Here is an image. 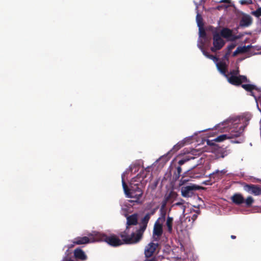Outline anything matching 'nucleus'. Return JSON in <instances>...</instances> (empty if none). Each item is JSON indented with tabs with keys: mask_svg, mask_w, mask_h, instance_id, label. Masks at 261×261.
<instances>
[{
	"mask_svg": "<svg viewBox=\"0 0 261 261\" xmlns=\"http://www.w3.org/2000/svg\"><path fill=\"white\" fill-rule=\"evenodd\" d=\"M145 261H157V259L155 257H153L150 259H146Z\"/></svg>",
	"mask_w": 261,
	"mask_h": 261,
	"instance_id": "obj_38",
	"label": "nucleus"
},
{
	"mask_svg": "<svg viewBox=\"0 0 261 261\" xmlns=\"http://www.w3.org/2000/svg\"><path fill=\"white\" fill-rule=\"evenodd\" d=\"M199 15L198 14V15H197V19H198V17H199Z\"/></svg>",
	"mask_w": 261,
	"mask_h": 261,
	"instance_id": "obj_48",
	"label": "nucleus"
},
{
	"mask_svg": "<svg viewBox=\"0 0 261 261\" xmlns=\"http://www.w3.org/2000/svg\"><path fill=\"white\" fill-rule=\"evenodd\" d=\"M230 238L232 239H235L236 238V236H234V235H231L230 236Z\"/></svg>",
	"mask_w": 261,
	"mask_h": 261,
	"instance_id": "obj_41",
	"label": "nucleus"
},
{
	"mask_svg": "<svg viewBox=\"0 0 261 261\" xmlns=\"http://www.w3.org/2000/svg\"><path fill=\"white\" fill-rule=\"evenodd\" d=\"M229 53H227V54H226V55H225V57H226L227 55H229Z\"/></svg>",
	"mask_w": 261,
	"mask_h": 261,
	"instance_id": "obj_47",
	"label": "nucleus"
},
{
	"mask_svg": "<svg viewBox=\"0 0 261 261\" xmlns=\"http://www.w3.org/2000/svg\"><path fill=\"white\" fill-rule=\"evenodd\" d=\"M160 221L161 217L159 218L154 224L152 237L154 241L158 242L163 233V224Z\"/></svg>",
	"mask_w": 261,
	"mask_h": 261,
	"instance_id": "obj_6",
	"label": "nucleus"
},
{
	"mask_svg": "<svg viewBox=\"0 0 261 261\" xmlns=\"http://www.w3.org/2000/svg\"><path fill=\"white\" fill-rule=\"evenodd\" d=\"M162 213V218H161V220L164 221L165 220L166 212L165 210H163V211H161Z\"/></svg>",
	"mask_w": 261,
	"mask_h": 261,
	"instance_id": "obj_31",
	"label": "nucleus"
},
{
	"mask_svg": "<svg viewBox=\"0 0 261 261\" xmlns=\"http://www.w3.org/2000/svg\"><path fill=\"white\" fill-rule=\"evenodd\" d=\"M173 218L168 216L166 219V225L167 227V231L170 233L173 231Z\"/></svg>",
	"mask_w": 261,
	"mask_h": 261,
	"instance_id": "obj_18",
	"label": "nucleus"
},
{
	"mask_svg": "<svg viewBox=\"0 0 261 261\" xmlns=\"http://www.w3.org/2000/svg\"><path fill=\"white\" fill-rule=\"evenodd\" d=\"M199 189L196 185L183 186L181 188V193L184 197H191L194 194V191Z\"/></svg>",
	"mask_w": 261,
	"mask_h": 261,
	"instance_id": "obj_9",
	"label": "nucleus"
},
{
	"mask_svg": "<svg viewBox=\"0 0 261 261\" xmlns=\"http://www.w3.org/2000/svg\"><path fill=\"white\" fill-rule=\"evenodd\" d=\"M74 255L76 258L85 260L87 258L85 252L80 248H76L74 251Z\"/></svg>",
	"mask_w": 261,
	"mask_h": 261,
	"instance_id": "obj_17",
	"label": "nucleus"
},
{
	"mask_svg": "<svg viewBox=\"0 0 261 261\" xmlns=\"http://www.w3.org/2000/svg\"><path fill=\"white\" fill-rule=\"evenodd\" d=\"M254 202V199L251 196H248L247 198L245 199V201L244 203H245V205L246 207H250L252 203Z\"/></svg>",
	"mask_w": 261,
	"mask_h": 261,
	"instance_id": "obj_21",
	"label": "nucleus"
},
{
	"mask_svg": "<svg viewBox=\"0 0 261 261\" xmlns=\"http://www.w3.org/2000/svg\"><path fill=\"white\" fill-rule=\"evenodd\" d=\"M158 184H159V180L156 179L153 182L151 183V184H150L149 185V188L151 190H154L156 189Z\"/></svg>",
	"mask_w": 261,
	"mask_h": 261,
	"instance_id": "obj_24",
	"label": "nucleus"
},
{
	"mask_svg": "<svg viewBox=\"0 0 261 261\" xmlns=\"http://www.w3.org/2000/svg\"><path fill=\"white\" fill-rule=\"evenodd\" d=\"M62 261H74L73 259H72L71 257L68 256H65L63 259Z\"/></svg>",
	"mask_w": 261,
	"mask_h": 261,
	"instance_id": "obj_33",
	"label": "nucleus"
},
{
	"mask_svg": "<svg viewBox=\"0 0 261 261\" xmlns=\"http://www.w3.org/2000/svg\"><path fill=\"white\" fill-rule=\"evenodd\" d=\"M234 142V143H240L239 141H234V142Z\"/></svg>",
	"mask_w": 261,
	"mask_h": 261,
	"instance_id": "obj_46",
	"label": "nucleus"
},
{
	"mask_svg": "<svg viewBox=\"0 0 261 261\" xmlns=\"http://www.w3.org/2000/svg\"><path fill=\"white\" fill-rule=\"evenodd\" d=\"M221 173H222V174H225V171H224V170H222V171H221Z\"/></svg>",
	"mask_w": 261,
	"mask_h": 261,
	"instance_id": "obj_44",
	"label": "nucleus"
},
{
	"mask_svg": "<svg viewBox=\"0 0 261 261\" xmlns=\"http://www.w3.org/2000/svg\"><path fill=\"white\" fill-rule=\"evenodd\" d=\"M182 169L181 167L178 166L176 168V171H175L173 175V178L175 180H177L180 177Z\"/></svg>",
	"mask_w": 261,
	"mask_h": 261,
	"instance_id": "obj_20",
	"label": "nucleus"
},
{
	"mask_svg": "<svg viewBox=\"0 0 261 261\" xmlns=\"http://www.w3.org/2000/svg\"><path fill=\"white\" fill-rule=\"evenodd\" d=\"M185 203V201L184 199L180 198V199L179 200V201L175 203L173 205V206H180L181 209L182 210L183 213H185L186 208V206L185 205H184Z\"/></svg>",
	"mask_w": 261,
	"mask_h": 261,
	"instance_id": "obj_19",
	"label": "nucleus"
},
{
	"mask_svg": "<svg viewBox=\"0 0 261 261\" xmlns=\"http://www.w3.org/2000/svg\"><path fill=\"white\" fill-rule=\"evenodd\" d=\"M203 54L207 58H208V56L211 55L207 51H205V50H202Z\"/></svg>",
	"mask_w": 261,
	"mask_h": 261,
	"instance_id": "obj_36",
	"label": "nucleus"
},
{
	"mask_svg": "<svg viewBox=\"0 0 261 261\" xmlns=\"http://www.w3.org/2000/svg\"><path fill=\"white\" fill-rule=\"evenodd\" d=\"M227 80L231 85L240 86L243 83H250V81L245 75H240L239 67L237 69H233L228 74Z\"/></svg>",
	"mask_w": 261,
	"mask_h": 261,
	"instance_id": "obj_3",
	"label": "nucleus"
},
{
	"mask_svg": "<svg viewBox=\"0 0 261 261\" xmlns=\"http://www.w3.org/2000/svg\"><path fill=\"white\" fill-rule=\"evenodd\" d=\"M130 168L131 170H132V167H130Z\"/></svg>",
	"mask_w": 261,
	"mask_h": 261,
	"instance_id": "obj_50",
	"label": "nucleus"
},
{
	"mask_svg": "<svg viewBox=\"0 0 261 261\" xmlns=\"http://www.w3.org/2000/svg\"><path fill=\"white\" fill-rule=\"evenodd\" d=\"M208 29L212 31L213 34V46L211 48V50L212 52L215 53L220 50L224 46L225 42L221 38L217 28L211 26Z\"/></svg>",
	"mask_w": 261,
	"mask_h": 261,
	"instance_id": "obj_5",
	"label": "nucleus"
},
{
	"mask_svg": "<svg viewBox=\"0 0 261 261\" xmlns=\"http://www.w3.org/2000/svg\"><path fill=\"white\" fill-rule=\"evenodd\" d=\"M238 47L240 49V53H241V54H242L248 51L249 49L251 48V46L247 45L244 46H239Z\"/></svg>",
	"mask_w": 261,
	"mask_h": 261,
	"instance_id": "obj_22",
	"label": "nucleus"
},
{
	"mask_svg": "<svg viewBox=\"0 0 261 261\" xmlns=\"http://www.w3.org/2000/svg\"><path fill=\"white\" fill-rule=\"evenodd\" d=\"M169 202L168 201H166L164 198V200L162 202L161 207L160 211H163V210H165V208L166 207L167 203Z\"/></svg>",
	"mask_w": 261,
	"mask_h": 261,
	"instance_id": "obj_25",
	"label": "nucleus"
},
{
	"mask_svg": "<svg viewBox=\"0 0 261 261\" xmlns=\"http://www.w3.org/2000/svg\"><path fill=\"white\" fill-rule=\"evenodd\" d=\"M150 215L151 214L149 213L145 215L141 220L139 228L137 229L135 232H132L130 235L128 234L126 230L121 232L120 237L122 239L121 240L116 235L108 236L98 232L94 234V241H104L113 247H117L123 244H136L141 240L150 218Z\"/></svg>",
	"mask_w": 261,
	"mask_h": 261,
	"instance_id": "obj_1",
	"label": "nucleus"
},
{
	"mask_svg": "<svg viewBox=\"0 0 261 261\" xmlns=\"http://www.w3.org/2000/svg\"><path fill=\"white\" fill-rule=\"evenodd\" d=\"M229 121H230L227 120V121H224V123H225V125H226V124H228V122H229Z\"/></svg>",
	"mask_w": 261,
	"mask_h": 261,
	"instance_id": "obj_42",
	"label": "nucleus"
},
{
	"mask_svg": "<svg viewBox=\"0 0 261 261\" xmlns=\"http://www.w3.org/2000/svg\"><path fill=\"white\" fill-rule=\"evenodd\" d=\"M183 143H177V144H176L173 147V149H176V150H178L179 149H180L182 146H183Z\"/></svg>",
	"mask_w": 261,
	"mask_h": 261,
	"instance_id": "obj_28",
	"label": "nucleus"
},
{
	"mask_svg": "<svg viewBox=\"0 0 261 261\" xmlns=\"http://www.w3.org/2000/svg\"><path fill=\"white\" fill-rule=\"evenodd\" d=\"M203 184L205 185H212V183H210V181L209 180L204 181L203 182Z\"/></svg>",
	"mask_w": 261,
	"mask_h": 261,
	"instance_id": "obj_39",
	"label": "nucleus"
},
{
	"mask_svg": "<svg viewBox=\"0 0 261 261\" xmlns=\"http://www.w3.org/2000/svg\"><path fill=\"white\" fill-rule=\"evenodd\" d=\"M199 36L202 38H205L206 37V33L204 30L200 29Z\"/></svg>",
	"mask_w": 261,
	"mask_h": 261,
	"instance_id": "obj_27",
	"label": "nucleus"
},
{
	"mask_svg": "<svg viewBox=\"0 0 261 261\" xmlns=\"http://www.w3.org/2000/svg\"><path fill=\"white\" fill-rule=\"evenodd\" d=\"M239 54H241V53H240V49H239V47H238L237 49L233 52V56H236Z\"/></svg>",
	"mask_w": 261,
	"mask_h": 261,
	"instance_id": "obj_35",
	"label": "nucleus"
},
{
	"mask_svg": "<svg viewBox=\"0 0 261 261\" xmlns=\"http://www.w3.org/2000/svg\"><path fill=\"white\" fill-rule=\"evenodd\" d=\"M218 70L225 77H228V74H226L227 71V65L225 62H219L216 64Z\"/></svg>",
	"mask_w": 261,
	"mask_h": 261,
	"instance_id": "obj_15",
	"label": "nucleus"
},
{
	"mask_svg": "<svg viewBox=\"0 0 261 261\" xmlns=\"http://www.w3.org/2000/svg\"><path fill=\"white\" fill-rule=\"evenodd\" d=\"M230 0H221L219 2H217L218 3H227V4H230Z\"/></svg>",
	"mask_w": 261,
	"mask_h": 261,
	"instance_id": "obj_34",
	"label": "nucleus"
},
{
	"mask_svg": "<svg viewBox=\"0 0 261 261\" xmlns=\"http://www.w3.org/2000/svg\"><path fill=\"white\" fill-rule=\"evenodd\" d=\"M244 189L254 196L261 195V186L253 184H245Z\"/></svg>",
	"mask_w": 261,
	"mask_h": 261,
	"instance_id": "obj_8",
	"label": "nucleus"
},
{
	"mask_svg": "<svg viewBox=\"0 0 261 261\" xmlns=\"http://www.w3.org/2000/svg\"><path fill=\"white\" fill-rule=\"evenodd\" d=\"M177 193L176 192L172 190L170 191L169 193H167L165 195L164 198L166 201L172 203L173 202V200L177 198Z\"/></svg>",
	"mask_w": 261,
	"mask_h": 261,
	"instance_id": "obj_16",
	"label": "nucleus"
},
{
	"mask_svg": "<svg viewBox=\"0 0 261 261\" xmlns=\"http://www.w3.org/2000/svg\"><path fill=\"white\" fill-rule=\"evenodd\" d=\"M252 2L251 0H241L240 3L241 5H249L252 4Z\"/></svg>",
	"mask_w": 261,
	"mask_h": 261,
	"instance_id": "obj_26",
	"label": "nucleus"
},
{
	"mask_svg": "<svg viewBox=\"0 0 261 261\" xmlns=\"http://www.w3.org/2000/svg\"><path fill=\"white\" fill-rule=\"evenodd\" d=\"M96 232H93L88 234V237H78L73 240V243L74 245H84L91 242H97L94 241V234Z\"/></svg>",
	"mask_w": 261,
	"mask_h": 261,
	"instance_id": "obj_7",
	"label": "nucleus"
},
{
	"mask_svg": "<svg viewBox=\"0 0 261 261\" xmlns=\"http://www.w3.org/2000/svg\"><path fill=\"white\" fill-rule=\"evenodd\" d=\"M251 14L256 17L261 16V7H258L255 11H252Z\"/></svg>",
	"mask_w": 261,
	"mask_h": 261,
	"instance_id": "obj_23",
	"label": "nucleus"
},
{
	"mask_svg": "<svg viewBox=\"0 0 261 261\" xmlns=\"http://www.w3.org/2000/svg\"><path fill=\"white\" fill-rule=\"evenodd\" d=\"M145 171L149 172V168H147L145 170L141 171L135 177L132 178L129 182V186L128 187L124 181V175L122 174V185L126 197L130 198H135L134 201L137 203H140V199L143 194V188L144 184L142 182L144 179L146 177V174Z\"/></svg>",
	"mask_w": 261,
	"mask_h": 261,
	"instance_id": "obj_2",
	"label": "nucleus"
},
{
	"mask_svg": "<svg viewBox=\"0 0 261 261\" xmlns=\"http://www.w3.org/2000/svg\"><path fill=\"white\" fill-rule=\"evenodd\" d=\"M231 199L233 203L237 205H240L245 201V199L243 195L240 193H235L231 197Z\"/></svg>",
	"mask_w": 261,
	"mask_h": 261,
	"instance_id": "obj_14",
	"label": "nucleus"
},
{
	"mask_svg": "<svg viewBox=\"0 0 261 261\" xmlns=\"http://www.w3.org/2000/svg\"><path fill=\"white\" fill-rule=\"evenodd\" d=\"M207 144L208 145H211V144H210V140H207Z\"/></svg>",
	"mask_w": 261,
	"mask_h": 261,
	"instance_id": "obj_43",
	"label": "nucleus"
},
{
	"mask_svg": "<svg viewBox=\"0 0 261 261\" xmlns=\"http://www.w3.org/2000/svg\"><path fill=\"white\" fill-rule=\"evenodd\" d=\"M252 23V19L249 15H244L240 21V26L241 27H247Z\"/></svg>",
	"mask_w": 261,
	"mask_h": 261,
	"instance_id": "obj_13",
	"label": "nucleus"
},
{
	"mask_svg": "<svg viewBox=\"0 0 261 261\" xmlns=\"http://www.w3.org/2000/svg\"><path fill=\"white\" fill-rule=\"evenodd\" d=\"M188 161H189V159H182V160H180L178 161V164L179 165V166L180 167V166L182 165L183 164H184L186 162H187Z\"/></svg>",
	"mask_w": 261,
	"mask_h": 261,
	"instance_id": "obj_30",
	"label": "nucleus"
},
{
	"mask_svg": "<svg viewBox=\"0 0 261 261\" xmlns=\"http://www.w3.org/2000/svg\"><path fill=\"white\" fill-rule=\"evenodd\" d=\"M220 35L221 37L222 36L232 41H235L239 38L238 36L232 34V31L231 30L227 28H223L221 30Z\"/></svg>",
	"mask_w": 261,
	"mask_h": 261,
	"instance_id": "obj_11",
	"label": "nucleus"
},
{
	"mask_svg": "<svg viewBox=\"0 0 261 261\" xmlns=\"http://www.w3.org/2000/svg\"><path fill=\"white\" fill-rule=\"evenodd\" d=\"M188 180L186 179H184L183 178H182L180 181V185H184L185 184Z\"/></svg>",
	"mask_w": 261,
	"mask_h": 261,
	"instance_id": "obj_37",
	"label": "nucleus"
},
{
	"mask_svg": "<svg viewBox=\"0 0 261 261\" xmlns=\"http://www.w3.org/2000/svg\"><path fill=\"white\" fill-rule=\"evenodd\" d=\"M219 172V171L218 170H217L216 173L214 172L213 174H211V175L213 176H216V174L218 173Z\"/></svg>",
	"mask_w": 261,
	"mask_h": 261,
	"instance_id": "obj_40",
	"label": "nucleus"
},
{
	"mask_svg": "<svg viewBox=\"0 0 261 261\" xmlns=\"http://www.w3.org/2000/svg\"><path fill=\"white\" fill-rule=\"evenodd\" d=\"M126 217V229L128 228V226L136 225L138 223V214L135 213L132 215L127 216V214L125 215Z\"/></svg>",
	"mask_w": 261,
	"mask_h": 261,
	"instance_id": "obj_12",
	"label": "nucleus"
},
{
	"mask_svg": "<svg viewBox=\"0 0 261 261\" xmlns=\"http://www.w3.org/2000/svg\"><path fill=\"white\" fill-rule=\"evenodd\" d=\"M193 217H194V218H196L197 216L196 215H194Z\"/></svg>",
	"mask_w": 261,
	"mask_h": 261,
	"instance_id": "obj_45",
	"label": "nucleus"
},
{
	"mask_svg": "<svg viewBox=\"0 0 261 261\" xmlns=\"http://www.w3.org/2000/svg\"><path fill=\"white\" fill-rule=\"evenodd\" d=\"M245 126H239L237 123L234 124L230 128V131L228 134H223L218 136L215 139L216 142H222L226 139H232L240 137L244 132Z\"/></svg>",
	"mask_w": 261,
	"mask_h": 261,
	"instance_id": "obj_4",
	"label": "nucleus"
},
{
	"mask_svg": "<svg viewBox=\"0 0 261 261\" xmlns=\"http://www.w3.org/2000/svg\"><path fill=\"white\" fill-rule=\"evenodd\" d=\"M159 246V243H154L153 242H151L149 243L145 248L144 250V254L146 258H149L151 257L155 251L156 250L157 247Z\"/></svg>",
	"mask_w": 261,
	"mask_h": 261,
	"instance_id": "obj_10",
	"label": "nucleus"
},
{
	"mask_svg": "<svg viewBox=\"0 0 261 261\" xmlns=\"http://www.w3.org/2000/svg\"><path fill=\"white\" fill-rule=\"evenodd\" d=\"M220 6H218V7H217V9H220Z\"/></svg>",
	"mask_w": 261,
	"mask_h": 261,
	"instance_id": "obj_49",
	"label": "nucleus"
},
{
	"mask_svg": "<svg viewBox=\"0 0 261 261\" xmlns=\"http://www.w3.org/2000/svg\"><path fill=\"white\" fill-rule=\"evenodd\" d=\"M208 59H211V60H213V61H214L215 62H217L218 61V60H219L218 58L217 57H216V56H214L213 55H209L208 56Z\"/></svg>",
	"mask_w": 261,
	"mask_h": 261,
	"instance_id": "obj_29",
	"label": "nucleus"
},
{
	"mask_svg": "<svg viewBox=\"0 0 261 261\" xmlns=\"http://www.w3.org/2000/svg\"><path fill=\"white\" fill-rule=\"evenodd\" d=\"M236 46V45L234 44H231L227 46V49L229 52L231 51Z\"/></svg>",
	"mask_w": 261,
	"mask_h": 261,
	"instance_id": "obj_32",
	"label": "nucleus"
}]
</instances>
